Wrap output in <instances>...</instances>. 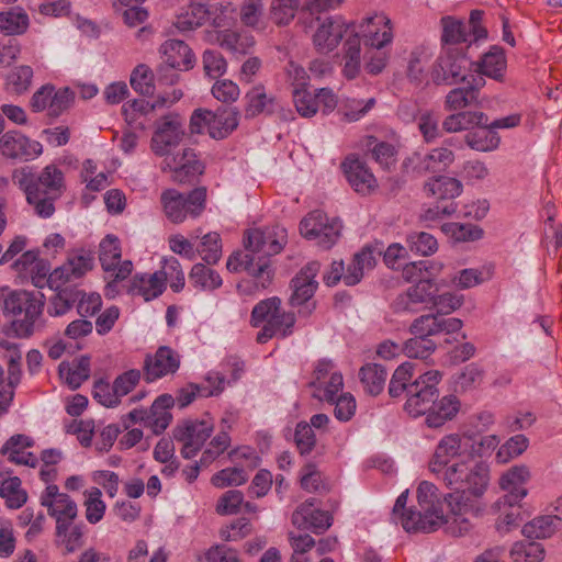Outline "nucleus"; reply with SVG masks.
Wrapping results in <instances>:
<instances>
[{
  "instance_id": "nucleus-1",
  "label": "nucleus",
  "mask_w": 562,
  "mask_h": 562,
  "mask_svg": "<svg viewBox=\"0 0 562 562\" xmlns=\"http://www.w3.org/2000/svg\"><path fill=\"white\" fill-rule=\"evenodd\" d=\"M437 475L453 491L446 501L457 514L472 510V498L481 497L490 481L487 465L472 459L452 463Z\"/></svg>"
},
{
  "instance_id": "nucleus-2",
  "label": "nucleus",
  "mask_w": 562,
  "mask_h": 562,
  "mask_svg": "<svg viewBox=\"0 0 562 562\" xmlns=\"http://www.w3.org/2000/svg\"><path fill=\"white\" fill-rule=\"evenodd\" d=\"M435 484L423 481L417 487V503L419 509L406 508L408 490L397 497L392 516L393 520L407 532H431L446 522L442 510L439 508V498Z\"/></svg>"
},
{
  "instance_id": "nucleus-3",
  "label": "nucleus",
  "mask_w": 562,
  "mask_h": 562,
  "mask_svg": "<svg viewBox=\"0 0 562 562\" xmlns=\"http://www.w3.org/2000/svg\"><path fill=\"white\" fill-rule=\"evenodd\" d=\"M14 180L24 191L27 202L42 217H49L55 212L54 202L64 189V175L56 166H47L35 176L30 171L21 170L14 175Z\"/></svg>"
},
{
  "instance_id": "nucleus-4",
  "label": "nucleus",
  "mask_w": 562,
  "mask_h": 562,
  "mask_svg": "<svg viewBox=\"0 0 562 562\" xmlns=\"http://www.w3.org/2000/svg\"><path fill=\"white\" fill-rule=\"evenodd\" d=\"M3 314L12 318L14 333L22 338L31 336L44 307L43 294L27 291H10L1 295Z\"/></svg>"
},
{
  "instance_id": "nucleus-5",
  "label": "nucleus",
  "mask_w": 562,
  "mask_h": 562,
  "mask_svg": "<svg viewBox=\"0 0 562 562\" xmlns=\"http://www.w3.org/2000/svg\"><path fill=\"white\" fill-rule=\"evenodd\" d=\"M250 323L257 327L263 323L262 329L257 335L259 344H266L274 336L282 338L293 333L295 316L281 307V300L277 296L260 301L251 312Z\"/></svg>"
},
{
  "instance_id": "nucleus-6",
  "label": "nucleus",
  "mask_w": 562,
  "mask_h": 562,
  "mask_svg": "<svg viewBox=\"0 0 562 562\" xmlns=\"http://www.w3.org/2000/svg\"><path fill=\"white\" fill-rule=\"evenodd\" d=\"M345 54L342 57V72L348 79H353L360 71L361 60L364 61L366 70L371 75L380 74L386 66L390 53L387 47L364 46L361 55V43L358 34L346 41Z\"/></svg>"
},
{
  "instance_id": "nucleus-7",
  "label": "nucleus",
  "mask_w": 562,
  "mask_h": 562,
  "mask_svg": "<svg viewBox=\"0 0 562 562\" xmlns=\"http://www.w3.org/2000/svg\"><path fill=\"white\" fill-rule=\"evenodd\" d=\"M164 214L173 224L183 223L188 217L202 214L206 203L205 188H195L188 194L176 189H167L160 195Z\"/></svg>"
},
{
  "instance_id": "nucleus-8",
  "label": "nucleus",
  "mask_w": 562,
  "mask_h": 562,
  "mask_svg": "<svg viewBox=\"0 0 562 562\" xmlns=\"http://www.w3.org/2000/svg\"><path fill=\"white\" fill-rule=\"evenodd\" d=\"M122 250L120 239L114 235H106L99 246V259L102 269L109 273L111 279L105 288V294L110 295L115 291L116 283L125 280L133 270L131 260L121 261Z\"/></svg>"
},
{
  "instance_id": "nucleus-9",
  "label": "nucleus",
  "mask_w": 562,
  "mask_h": 562,
  "mask_svg": "<svg viewBox=\"0 0 562 562\" xmlns=\"http://www.w3.org/2000/svg\"><path fill=\"white\" fill-rule=\"evenodd\" d=\"M442 374L438 370H430L420 374L408 386V395L404 405L405 411L414 416H420L428 412L438 398L437 385L441 381Z\"/></svg>"
},
{
  "instance_id": "nucleus-10",
  "label": "nucleus",
  "mask_w": 562,
  "mask_h": 562,
  "mask_svg": "<svg viewBox=\"0 0 562 562\" xmlns=\"http://www.w3.org/2000/svg\"><path fill=\"white\" fill-rule=\"evenodd\" d=\"M341 221L329 218L323 211L310 212L300 223V232L307 239L315 240L324 249L331 248L340 237Z\"/></svg>"
},
{
  "instance_id": "nucleus-11",
  "label": "nucleus",
  "mask_w": 562,
  "mask_h": 562,
  "mask_svg": "<svg viewBox=\"0 0 562 562\" xmlns=\"http://www.w3.org/2000/svg\"><path fill=\"white\" fill-rule=\"evenodd\" d=\"M319 268L321 265L317 261L308 262L291 282L293 292L290 297V305L297 308L299 314L305 317L310 316L316 307L313 296L318 286L315 278Z\"/></svg>"
},
{
  "instance_id": "nucleus-12",
  "label": "nucleus",
  "mask_w": 562,
  "mask_h": 562,
  "mask_svg": "<svg viewBox=\"0 0 562 562\" xmlns=\"http://www.w3.org/2000/svg\"><path fill=\"white\" fill-rule=\"evenodd\" d=\"M288 241V232L280 225L254 228L248 231L246 248L252 252L258 261L263 262L269 257L278 255Z\"/></svg>"
},
{
  "instance_id": "nucleus-13",
  "label": "nucleus",
  "mask_w": 562,
  "mask_h": 562,
  "mask_svg": "<svg viewBox=\"0 0 562 562\" xmlns=\"http://www.w3.org/2000/svg\"><path fill=\"white\" fill-rule=\"evenodd\" d=\"M469 59L463 47H446L432 68V79L436 83L454 85L467 78Z\"/></svg>"
},
{
  "instance_id": "nucleus-14",
  "label": "nucleus",
  "mask_w": 562,
  "mask_h": 562,
  "mask_svg": "<svg viewBox=\"0 0 562 562\" xmlns=\"http://www.w3.org/2000/svg\"><path fill=\"white\" fill-rule=\"evenodd\" d=\"M94 267V256L90 250L76 249L67 255L66 261L49 274V288L59 289L85 277Z\"/></svg>"
},
{
  "instance_id": "nucleus-15",
  "label": "nucleus",
  "mask_w": 562,
  "mask_h": 562,
  "mask_svg": "<svg viewBox=\"0 0 562 562\" xmlns=\"http://www.w3.org/2000/svg\"><path fill=\"white\" fill-rule=\"evenodd\" d=\"M41 505L56 519L57 533H65L77 517V504L69 495L60 493L55 484H48L40 497Z\"/></svg>"
},
{
  "instance_id": "nucleus-16",
  "label": "nucleus",
  "mask_w": 562,
  "mask_h": 562,
  "mask_svg": "<svg viewBox=\"0 0 562 562\" xmlns=\"http://www.w3.org/2000/svg\"><path fill=\"white\" fill-rule=\"evenodd\" d=\"M183 136L184 126L181 116L169 113L156 122L150 148L156 156L167 157L181 143Z\"/></svg>"
},
{
  "instance_id": "nucleus-17",
  "label": "nucleus",
  "mask_w": 562,
  "mask_h": 562,
  "mask_svg": "<svg viewBox=\"0 0 562 562\" xmlns=\"http://www.w3.org/2000/svg\"><path fill=\"white\" fill-rule=\"evenodd\" d=\"M473 450V440L465 434H449L443 436L436 446L429 461V470L439 474L449 467V462L457 457L469 456Z\"/></svg>"
},
{
  "instance_id": "nucleus-18",
  "label": "nucleus",
  "mask_w": 562,
  "mask_h": 562,
  "mask_svg": "<svg viewBox=\"0 0 562 562\" xmlns=\"http://www.w3.org/2000/svg\"><path fill=\"white\" fill-rule=\"evenodd\" d=\"M213 424L206 419H189L177 425L173 438L182 443L181 456L192 459L213 432Z\"/></svg>"
},
{
  "instance_id": "nucleus-19",
  "label": "nucleus",
  "mask_w": 562,
  "mask_h": 562,
  "mask_svg": "<svg viewBox=\"0 0 562 562\" xmlns=\"http://www.w3.org/2000/svg\"><path fill=\"white\" fill-rule=\"evenodd\" d=\"M161 170L172 172L173 181L187 183L203 173L204 165L199 160L193 149L183 148L181 151L165 157Z\"/></svg>"
},
{
  "instance_id": "nucleus-20",
  "label": "nucleus",
  "mask_w": 562,
  "mask_h": 562,
  "mask_svg": "<svg viewBox=\"0 0 562 562\" xmlns=\"http://www.w3.org/2000/svg\"><path fill=\"white\" fill-rule=\"evenodd\" d=\"M437 289L430 279H420L405 292L398 294L392 303L395 313H416L424 306L432 305Z\"/></svg>"
},
{
  "instance_id": "nucleus-21",
  "label": "nucleus",
  "mask_w": 562,
  "mask_h": 562,
  "mask_svg": "<svg viewBox=\"0 0 562 562\" xmlns=\"http://www.w3.org/2000/svg\"><path fill=\"white\" fill-rule=\"evenodd\" d=\"M313 35V44L318 53L327 54L334 50L348 32L350 25L340 16H328L319 20Z\"/></svg>"
},
{
  "instance_id": "nucleus-22",
  "label": "nucleus",
  "mask_w": 562,
  "mask_h": 562,
  "mask_svg": "<svg viewBox=\"0 0 562 562\" xmlns=\"http://www.w3.org/2000/svg\"><path fill=\"white\" fill-rule=\"evenodd\" d=\"M74 101V93L68 89L55 90L50 85L41 87L31 99L35 112L47 111L52 116L60 115Z\"/></svg>"
},
{
  "instance_id": "nucleus-23",
  "label": "nucleus",
  "mask_w": 562,
  "mask_h": 562,
  "mask_svg": "<svg viewBox=\"0 0 562 562\" xmlns=\"http://www.w3.org/2000/svg\"><path fill=\"white\" fill-rule=\"evenodd\" d=\"M357 34L364 46L387 47L393 41L392 21L384 13H375L360 23Z\"/></svg>"
},
{
  "instance_id": "nucleus-24",
  "label": "nucleus",
  "mask_w": 562,
  "mask_h": 562,
  "mask_svg": "<svg viewBox=\"0 0 562 562\" xmlns=\"http://www.w3.org/2000/svg\"><path fill=\"white\" fill-rule=\"evenodd\" d=\"M454 161V153L447 147H437L427 154L414 153L406 160V166L411 167L417 175L427 172H440L447 169Z\"/></svg>"
},
{
  "instance_id": "nucleus-25",
  "label": "nucleus",
  "mask_w": 562,
  "mask_h": 562,
  "mask_svg": "<svg viewBox=\"0 0 562 562\" xmlns=\"http://www.w3.org/2000/svg\"><path fill=\"white\" fill-rule=\"evenodd\" d=\"M226 267L231 272L247 271L248 274L255 278L256 284L261 289L267 288L272 279L269 260L260 262L252 252L251 255L241 252L233 254L229 256Z\"/></svg>"
},
{
  "instance_id": "nucleus-26",
  "label": "nucleus",
  "mask_w": 562,
  "mask_h": 562,
  "mask_svg": "<svg viewBox=\"0 0 562 562\" xmlns=\"http://www.w3.org/2000/svg\"><path fill=\"white\" fill-rule=\"evenodd\" d=\"M0 150L5 157L30 160L42 154V145L19 132L9 131L0 138Z\"/></svg>"
},
{
  "instance_id": "nucleus-27",
  "label": "nucleus",
  "mask_w": 562,
  "mask_h": 562,
  "mask_svg": "<svg viewBox=\"0 0 562 562\" xmlns=\"http://www.w3.org/2000/svg\"><path fill=\"white\" fill-rule=\"evenodd\" d=\"M292 524L304 530H312L321 533L331 526V517L327 512L315 508V501L307 499L302 503L292 514Z\"/></svg>"
},
{
  "instance_id": "nucleus-28",
  "label": "nucleus",
  "mask_w": 562,
  "mask_h": 562,
  "mask_svg": "<svg viewBox=\"0 0 562 562\" xmlns=\"http://www.w3.org/2000/svg\"><path fill=\"white\" fill-rule=\"evenodd\" d=\"M530 479V471L526 465H515L505 472L499 479V486L507 492L498 503L509 507L518 504L526 495L527 490L524 485Z\"/></svg>"
},
{
  "instance_id": "nucleus-29",
  "label": "nucleus",
  "mask_w": 562,
  "mask_h": 562,
  "mask_svg": "<svg viewBox=\"0 0 562 562\" xmlns=\"http://www.w3.org/2000/svg\"><path fill=\"white\" fill-rule=\"evenodd\" d=\"M180 366L178 355L169 347H160L154 356H147L144 370L146 381L153 382L168 374H173Z\"/></svg>"
},
{
  "instance_id": "nucleus-30",
  "label": "nucleus",
  "mask_w": 562,
  "mask_h": 562,
  "mask_svg": "<svg viewBox=\"0 0 562 562\" xmlns=\"http://www.w3.org/2000/svg\"><path fill=\"white\" fill-rule=\"evenodd\" d=\"M164 63L173 69L189 70L193 68L195 58L191 48L179 40H168L160 46Z\"/></svg>"
},
{
  "instance_id": "nucleus-31",
  "label": "nucleus",
  "mask_w": 562,
  "mask_h": 562,
  "mask_svg": "<svg viewBox=\"0 0 562 562\" xmlns=\"http://www.w3.org/2000/svg\"><path fill=\"white\" fill-rule=\"evenodd\" d=\"M346 178L355 191L368 194L376 187L373 173L358 158L348 157L341 165Z\"/></svg>"
},
{
  "instance_id": "nucleus-32",
  "label": "nucleus",
  "mask_w": 562,
  "mask_h": 562,
  "mask_svg": "<svg viewBox=\"0 0 562 562\" xmlns=\"http://www.w3.org/2000/svg\"><path fill=\"white\" fill-rule=\"evenodd\" d=\"M34 440L29 436L18 434L10 437L1 448V453L8 457V460L15 464L35 468L38 460L32 452L25 449L33 447Z\"/></svg>"
},
{
  "instance_id": "nucleus-33",
  "label": "nucleus",
  "mask_w": 562,
  "mask_h": 562,
  "mask_svg": "<svg viewBox=\"0 0 562 562\" xmlns=\"http://www.w3.org/2000/svg\"><path fill=\"white\" fill-rule=\"evenodd\" d=\"M207 132L214 139H223L237 128L239 112L236 108H218L215 112L209 110Z\"/></svg>"
},
{
  "instance_id": "nucleus-34",
  "label": "nucleus",
  "mask_w": 562,
  "mask_h": 562,
  "mask_svg": "<svg viewBox=\"0 0 562 562\" xmlns=\"http://www.w3.org/2000/svg\"><path fill=\"white\" fill-rule=\"evenodd\" d=\"M210 41L234 54L245 55L255 45L254 36L231 30L210 33Z\"/></svg>"
},
{
  "instance_id": "nucleus-35",
  "label": "nucleus",
  "mask_w": 562,
  "mask_h": 562,
  "mask_svg": "<svg viewBox=\"0 0 562 562\" xmlns=\"http://www.w3.org/2000/svg\"><path fill=\"white\" fill-rule=\"evenodd\" d=\"M486 125H488V116L485 113L481 111H458L443 120L442 130L447 133H458Z\"/></svg>"
},
{
  "instance_id": "nucleus-36",
  "label": "nucleus",
  "mask_w": 562,
  "mask_h": 562,
  "mask_svg": "<svg viewBox=\"0 0 562 562\" xmlns=\"http://www.w3.org/2000/svg\"><path fill=\"white\" fill-rule=\"evenodd\" d=\"M175 405V398L169 394L158 396L147 411V427L155 435L161 434L170 424L172 416L169 409Z\"/></svg>"
},
{
  "instance_id": "nucleus-37",
  "label": "nucleus",
  "mask_w": 562,
  "mask_h": 562,
  "mask_svg": "<svg viewBox=\"0 0 562 562\" xmlns=\"http://www.w3.org/2000/svg\"><path fill=\"white\" fill-rule=\"evenodd\" d=\"M460 409V402L454 395H447L439 401L434 400V404L426 413V424L428 427L438 428L451 420Z\"/></svg>"
},
{
  "instance_id": "nucleus-38",
  "label": "nucleus",
  "mask_w": 562,
  "mask_h": 562,
  "mask_svg": "<svg viewBox=\"0 0 562 562\" xmlns=\"http://www.w3.org/2000/svg\"><path fill=\"white\" fill-rule=\"evenodd\" d=\"M440 24L442 27V48L461 47L460 45L462 44L474 42L471 33L468 31L467 23L463 21L452 16H443L440 20Z\"/></svg>"
},
{
  "instance_id": "nucleus-39",
  "label": "nucleus",
  "mask_w": 562,
  "mask_h": 562,
  "mask_svg": "<svg viewBox=\"0 0 562 562\" xmlns=\"http://www.w3.org/2000/svg\"><path fill=\"white\" fill-rule=\"evenodd\" d=\"M374 249L371 246H366L361 251L353 256L351 263L348 266L344 274V282L346 285L358 284L366 271L371 270L375 266Z\"/></svg>"
},
{
  "instance_id": "nucleus-40",
  "label": "nucleus",
  "mask_w": 562,
  "mask_h": 562,
  "mask_svg": "<svg viewBox=\"0 0 562 562\" xmlns=\"http://www.w3.org/2000/svg\"><path fill=\"white\" fill-rule=\"evenodd\" d=\"M165 283L158 271L154 273H137L133 277L131 292L150 301L162 294Z\"/></svg>"
},
{
  "instance_id": "nucleus-41",
  "label": "nucleus",
  "mask_w": 562,
  "mask_h": 562,
  "mask_svg": "<svg viewBox=\"0 0 562 562\" xmlns=\"http://www.w3.org/2000/svg\"><path fill=\"white\" fill-rule=\"evenodd\" d=\"M424 190L428 196L438 200H452L461 194L462 183L456 178L441 176L427 181Z\"/></svg>"
},
{
  "instance_id": "nucleus-42",
  "label": "nucleus",
  "mask_w": 562,
  "mask_h": 562,
  "mask_svg": "<svg viewBox=\"0 0 562 562\" xmlns=\"http://www.w3.org/2000/svg\"><path fill=\"white\" fill-rule=\"evenodd\" d=\"M506 57L501 47L494 46L485 53L477 64V71L481 75L502 81L506 70Z\"/></svg>"
},
{
  "instance_id": "nucleus-43",
  "label": "nucleus",
  "mask_w": 562,
  "mask_h": 562,
  "mask_svg": "<svg viewBox=\"0 0 562 562\" xmlns=\"http://www.w3.org/2000/svg\"><path fill=\"white\" fill-rule=\"evenodd\" d=\"M59 374L66 383L72 389H78L90 376V359L80 357L71 363H60Z\"/></svg>"
},
{
  "instance_id": "nucleus-44",
  "label": "nucleus",
  "mask_w": 562,
  "mask_h": 562,
  "mask_svg": "<svg viewBox=\"0 0 562 562\" xmlns=\"http://www.w3.org/2000/svg\"><path fill=\"white\" fill-rule=\"evenodd\" d=\"M360 382L363 390L370 395H379L385 385L387 378L386 370L376 363H367L359 371Z\"/></svg>"
},
{
  "instance_id": "nucleus-45",
  "label": "nucleus",
  "mask_w": 562,
  "mask_h": 562,
  "mask_svg": "<svg viewBox=\"0 0 562 562\" xmlns=\"http://www.w3.org/2000/svg\"><path fill=\"white\" fill-rule=\"evenodd\" d=\"M154 112V105L145 99L127 102L122 108L126 123L134 128L144 130L147 125L146 116Z\"/></svg>"
},
{
  "instance_id": "nucleus-46",
  "label": "nucleus",
  "mask_w": 562,
  "mask_h": 562,
  "mask_svg": "<svg viewBox=\"0 0 562 562\" xmlns=\"http://www.w3.org/2000/svg\"><path fill=\"white\" fill-rule=\"evenodd\" d=\"M56 293L49 299L47 313L50 316H63L71 310L78 301L81 291L72 288L54 289Z\"/></svg>"
},
{
  "instance_id": "nucleus-47",
  "label": "nucleus",
  "mask_w": 562,
  "mask_h": 562,
  "mask_svg": "<svg viewBox=\"0 0 562 562\" xmlns=\"http://www.w3.org/2000/svg\"><path fill=\"white\" fill-rule=\"evenodd\" d=\"M29 24V15L22 8H12L0 12V31L8 35L23 34Z\"/></svg>"
},
{
  "instance_id": "nucleus-48",
  "label": "nucleus",
  "mask_w": 562,
  "mask_h": 562,
  "mask_svg": "<svg viewBox=\"0 0 562 562\" xmlns=\"http://www.w3.org/2000/svg\"><path fill=\"white\" fill-rule=\"evenodd\" d=\"M561 519L557 516H539L522 527V533L527 538L546 539L550 538L558 529Z\"/></svg>"
},
{
  "instance_id": "nucleus-49",
  "label": "nucleus",
  "mask_w": 562,
  "mask_h": 562,
  "mask_svg": "<svg viewBox=\"0 0 562 562\" xmlns=\"http://www.w3.org/2000/svg\"><path fill=\"white\" fill-rule=\"evenodd\" d=\"M0 496L11 509L21 508L27 501V493L22 488V482L18 476H11L1 482Z\"/></svg>"
},
{
  "instance_id": "nucleus-50",
  "label": "nucleus",
  "mask_w": 562,
  "mask_h": 562,
  "mask_svg": "<svg viewBox=\"0 0 562 562\" xmlns=\"http://www.w3.org/2000/svg\"><path fill=\"white\" fill-rule=\"evenodd\" d=\"M190 283L201 290L212 291L220 288L223 283L221 276L213 269L195 263L189 273Z\"/></svg>"
},
{
  "instance_id": "nucleus-51",
  "label": "nucleus",
  "mask_w": 562,
  "mask_h": 562,
  "mask_svg": "<svg viewBox=\"0 0 562 562\" xmlns=\"http://www.w3.org/2000/svg\"><path fill=\"white\" fill-rule=\"evenodd\" d=\"M479 131L470 132L464 140L469 147L477 151H492L501 143L498 134L490 127H479Z\"/></svg>"
},
{
  "instance_id": "nucleus-52",
  "label": "nucleus",
  "mask_w": 562,
  "mask_h": 562,
  "mask_svg": "<svg viewBox=\"0 0 562 562\" xmlns=\"http://www.w3.org/2000/svg\"><path fill=\"white\" fill-rule=\"evenodd\" d=\"M21 360L8 361L7 384L0 390V417L8 413L14 397V389L21 380Z\"/></svg>"
},
{
  "instance_id": "nucleus-53",
  "label": "nucleus",
  "mask_w": 562,
  "mask_h": 562,
  "mask_svg": "<svg viewBox=\"0 0 562 562\" xmlns=\"http://www.w3.org/2000/svg\"><path fill=\"white\" fill-rule=\"evenodd\" d=\"M247 101L245 108V116L246 117H255L260 113L267 111H271V105L274 101L273 98L269 97L265 88L262 86H256L250 91H248L245 95Z\"/></svg>"
},
{
  "instance_id": "nucleus-54",
  "label": "nucleus",
  "mask_w": 562,
  "mask_h": 562,
  "mask_svg": "<svg viewBox=\"0 0 562 562\" xmlns=\"http://www.w3.org/2000/svg\"><path fill=\"white\" fill-rule=\"evenodd\" d=\"M480 83L470 85L467 88H454L448 92L445 99L447 111H461L469 106L475 99Z\"/></svg>"
},
{
  "instance_id": "nucleus-55",
  "label": "nucleus",
  "mask_w": 562,
  "mask_h": 562,
  "mask_svg": "<svg viewBox=\"0 0 562 562\" xmlns=\"http://www.w3.org/2000/svg\"><path fill=\"white\" fill-rule=\"evenodd\" d=\"M415 363L404 362L396 368L389 385V394L392 397H398L404 392L408 395V386L414 376Z\"/></svg>"
},
{
  "instance_id": "nucleus-56",
  "label": "nucleus",
  "mask_w": 562,
  "mask_h": 562,
  "mask_svg": "<svg viewBox=\"0 0 562 562\" xmlns=\"http://www.w3.org/2000/svg\"><path fill=\"white\" fill-rule=\"evenodd\" d=\"M209 15L207 9L202 4H192L184 13L176 18L175 26L181 32L192 31L203 24Z\"/></svg>"
},
{
  "instance_id": "nucleus-57",
  "label": "nucleus",
  "mask_w": 562,
  "mask_h": 562,
  "mask_svg": "<svg viewBox=\"0 0 562 562\" xmlns=\"http://www.w3.org/2000/svg\"><path fill=\"white\" fill-rule=\"evenodd\" d=\"M158 273L162 277V282L168 281L173 292H180L184 288L186 279L179 260L170 257L164 260V266Z\"/></svg>"
},
{
  "instance_id": "nucleus-58",
  "label": "nucleus",
  "mask_w": 562,
  "mask_h": 562,
  "mask_svg": "<svg viewBox=\"0 0 562 562\" xmlns=\"http://www.w3.org/2000/svg\"><path fill=\"white\" fill-rule=\"evenodd\" d=\"M196 254H199L206 263H216L222 256L220 235L215 232L205 234L196 247Z\"/></svg>"
},
{
  "instance_id": "nucleus-59",
  "label": "nucleus",
  "mask_w": 562,
  "mask_h": 562,
  "mask_svg": "<svg viewBox=\"0 0 562 562\" xmlns=\"http://www.w3.org/2000/svg\"><path fill=\"white\" fill-rule=\"evenodd\" d=\"M85 507L88 522L95 525L102 520L106 506L102 501V493L98 487H91L86 491Z\"/></svg>"
},
{
  "instance_id": "nucleus-60",
  "label": "nucleus",
  "mask_w": 562,
  "mask_h": 562,
  "mask_svg": "<svg viewBox=\"0 0 562 562\" xmlns=\"http://www.w3.org/2000/svg\"><path fill=\"white\" fill-rule=\"evenodd\" d=\"M411 251L420 256H430L438 249L437 239L426 232H413L406 238Z\"/></svg>"
},
{
  "instance_id": "nucleus-61",
  "label": "nucleus",
  "mask_w": 562,
  "mask_h": 562,
  "mask_svg": "<svg viewBox=\"0 0 562 562\" xmlns=\"http://www.w3.org/2000/svg\"><path fill=\"white\" fill-rule=\"evenodd\" d=\"M485 372L476 363L465 366L460 373L456 375L454 385L457 390L468 391L477 387L484 380Z\"/></svg>"
},
{
  "instance_id": "nucleus-62",
  "label": "nucleus",
  "mask_w": 562,
  "mask_h": 562,
  "mask_svg": "<svg viewBox=\"0 0 562 562\" xmlns=\"http://www.w3.org/2000/svg\"><path fill=\"white\" fill-rule=\"evenodd\" d=\"M248 480V472L238 465L226 468L218 471L212 476V484L215 487L224 488L228 486H238L246 483Z\"/></svg>"
},
{
  "instance_id": "nucleus-63",
  "label": "nucleus",
  "mask_w": 562,
  "mask_h": 562,
  "mask_svg": "<svg viewBox=\"0 0 562 562\" xmlns=\"http://www.w3.org/2000/svg\"><path fill=\"white\" fill-rule=\"evenodd\" d=\"M442 269V265L430 261L411 262L403 267L402 276L406 281L430 279Z\"/></svg>"
},
{
  "instance_id": "nucleus-64",
  "label": "nucleus",
  "mask_w": 562,
  "mask_h": 562,
  "mask_svg": "<svg viewBox=\"0 0 562 562\" xmlns=\"http://www.w3.org/2000/svg\"><path fill=\"white\" fill-rule=\"evenodd\" d=\"M33 78V69L30 66H19L11 70L7 77V89L21 94L29 90Z\"/></svg>"
}]
</instances>
